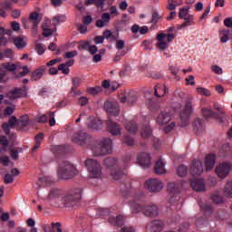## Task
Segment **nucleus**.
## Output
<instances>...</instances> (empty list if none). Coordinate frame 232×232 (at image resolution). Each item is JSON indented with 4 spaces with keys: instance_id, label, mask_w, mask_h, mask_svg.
Instances as JSON below:
<instances>
[{
    "instance_id": "1",
    "label": "nucleus",
    "mask_w": 232,
    "mask_h": 232,
    "mask_svg": "<svg viewBox=\"0 0 232 232\" xmlns=\"http://www.w3.org/2000/svg\"><path fill=\"white\" fill-rule=\"evenodd\" d=\"M91 150L94 157H104V155H110L113 150V141L109 138L96 140L92 144Z\"/></svg>"
},
{
    "instance_id": "2",
    "label": "nucleus",
    "mask_w": 232,
    "mask_h": 232,
    "mask_svg": "<svg viewBox=\"0 0 232 232\" xmlns=\"http://www.w3.org/2000/svg\"><path fill=\"white\" fill-rule=\"evenodd\" d=\"M130 206L132 213H143L145 217H157L159 215V207L155 205L146 206L137 200L130 201Z\"/></svg>"
},
{
    "instance_id": "3",
    "label": "nucleus",
    "mask_w": 232,
    "mask_h": 232,
    "mask_svg": "<svg viewBox=\"0 0 232 232\" xmlns=\"http://www.w3.org/2000/svg\"><path fill=\"white\" fill-rule=\"evenodd\" d=\"M79 175L77 169L70 162L64 161L58 168V177L62 180H70Z\"/></svg>"
},
{
    "instance_id": "4",
    "label": "nucleus",
    "mask_w": 232,
    "mask_h": 232,
    "mask_svg": "<svg viewBox=\"0 0 232 232\" xmlns=\"http://www.w3.org/2000/svg\"><path fill=\"white\" fill-rule=\"evenodd\" d=\"M84 166L89 171L90 179H101L102 177V167L101 163L93 159H87Z\"/></svg>"
},
{
    "instance_id": "5",
    "label": "nucleus",
    "mask_w": 232,
    "mask_h": 232,
    "mask_svg": "<svg viewBox=\"0 0 232 232\" xmlns=\"http://www.w3.org/2000/svg\"><path fill=\"white\" fill-rule=\"evenodd\" d=\"M41 21H43V16L37 12H33L29 14V18H22V24L25 30H28L32 24L33 32L35 34Z\"/></svg>"
},
{
    "instance_id": "6",
    "label": "nucleus",
    "mask_w": 232,
    "mask_h": 232,
    "mask_svg": "<svg viewBox=\"0 0 232 232\" xmlns=\"http://www.w3.org/2000/svg\"><path fill=\"white\" fill-rule=\"evenodd\" d=\"M104 164L111 170V177L113 180H121L124 177V171L117 169V160L115 158H106Z\"/></svg>"
},
{
    "instance_id": "7",
    "label": "nucleus",
    "mask_w": 232,
    "mask_h": 232,
    "mask_svg": "<svg viewBox=\"0 0 232 232\" xmlns=\"http://www.w3.org/2000/svg\"><path fill=\"white\" fill-rule=\"evenodd\" d=\"M191 113H193V99L187 98L184 110L180 113L181 128H186L189 124Z\"/></svg>"
},
{
    "instance_id": "8",
    "label": "nucleus",
    "mask_w": 232,
    "mask_h": 232,
    "mask_svg": "<svg viewBox=\"0 0 232 232\" xmlns=\"http://www.w3.org/2000/svg\"><path fill=\"white\" fill-rule=\"evenodd\" d=\"M175 39V34H164L161 33L160 34L157 35V41H159V43H157L156 46L157 48H159L160 50H168L169 46L168 43H171V41H173Z\"/></svg>"
},
{
    "instance_id": "9",
    "label": "nucleus",
    "mask_w": 232,
    "mask_h": 232,
    "mask_svg": "<svg viewBox=\"0 0 232 232\" xmlns=\"http://www.w3.org/2000/svg\"><path fill=\"white\" fill-rule=\"evenodd\" d=\"M82 197V189L73 188L70 191L69 195L64 196L63 198V202L64 206L68 207V205L72 204V202H79Z\"/></svg>"
},
{
    "instance_id": "10",
    "label": "nucleus",
    "mask_w": 232,
    "mask_h": 232,
    "mask_svg": "<svg viewBox=\"0 0 232 232\" xmlns=\"http://www.w3.org/2000/svg\"><path fill=\"white\" fill-rule=\"evenodd\" d=\"M164 183L160 179H151L145 182V188L150 193H159L162 191Z\"/></svg>"
},
{
    "instance_id": "11",
    "label": "nucleus",
    "mask_w": 232,
    "mask_h": 232,
    "mask_svg": "<svg viewBox=\"0 0 232 232\" xmlns=\"http://www.w3.org/2000/svg\"><path fill=\"white\" fill-rule=\"evenodd\" d=\"M119 97L120 102L122 103L127 102L130 105L137 104L138 97L135 92H124Z\"/></svg>"
},
{
    "instance_id": "12",
    "label": "nucleus",
    "mask_w": 232,
    "mask_h": 232,
    "mask_svg": "<svg viewBox=\"0 0 232 232\" xmlns=\"http://www.w3.org/2000/svg\"><path fill=\"white\" fill-rule=\"evenodd\" d=\"M232 169V165L229 162H223L220 163L217 168H216V173L219 179H226L227 176L229 175V171Z\"/></svg>"
},
{
    "instance_id": "13",
    "label": "nucleus",
    "mask_w": 232,
    "mask_h": 232,
    "mask_svg": "<svg viewBox=\"0 0 232 232\" xmlns=\"http://www.w3.org/2000/svg\"><path fill=\"white\" fill-rule=\"evenodd\" d=\"M105 111L111 115H119L121 113V109L119 107V102H105L103 106Z\"/></svg>"
},
{
    "instance_id": "14",
    "label": "nucleus",
    "mask_w": 232,
    "mask_h": 232,
    "mask_svg": "<svg viewBox=\"0 0 232 232\" xmlns=\"http://www.w3.org/2000/svg\"><path fill=\"white\" fill-rule=\"evenodd\" d=\"M138 164L144 169L151 166V156L146 152H141L137 157Z\"/></svg>"
},
{
    "instance_id": "15",
    "label": "nucleus",
    "mask_w": 232,
    "mask_h": 232,
    "mask_svg": "<svg viewBox=\"0 0 232 232\" xmlns=\"http://www.w3.org/2000/svg\"><path fill=\"white\" fill-rule=\"evenodd\" d=\"M204 173V165L202 161L195 160L191 162L190 174L192 177H198Z\"/></svg>"
},
{
    "instance_id": "16",
    "label": "nucleus",
    "mask_w": 232,
    "mask_h": 232,
    "mask_svg": "<svg viewBox=\"0 0 232 232\" xmlns=\"http://www.w3.org/2000/svg\"><path fill=\"white\" fill-rule=\"evenodd\" d=\"M88 141V133L84 131L76 132L72 137V142L78 146H86Z\"/></svg>"
},
{
    "instance_id": "17",
    "label": "nucleus",
    "mask_w": 232,
    "mask_h": 232,
    "mask_svg": "<svg viewBox=\"0 0 232 232\" xmlns=\"http://www.w3.org/2000/svg\"><path fill=\"white\" fill-rule=\"evenodd\" d=\"M106 124L108 126L109 132L111 134H112L113 136L121 135V133L122 131V128L119 125V123L111 121V119H109L106 121Z\"/></svg>"
},
{
    "instance_id": "18",
    "label": "nucleus",
    "mask_w": 232,
    "mask_h": 232,
    "mask_svg": "<svg viewBox=\"0 0 232 232\" xmlns=\"http://www.w3.org/2000/svg\"><path fill=\"white\" fill-rule=\"evenodd\" d=\"M146 229L150 232H160L164 229V222L161 220H154L147 225Z\"/></svg>"
},
{
    "instance_id": "19",
    "label": "nucleus",
    "mask_w": 232,
    "mask_h": 232,
    "mask_svg": "<svg viewBox=\"0 0 232 232\" xmlns=\"http://www.w3.org/2000/svg\"><path fill=\"white\" fill-rule=\"evenodd\" d=\"M26 94V91H24L23 88H14L8 92L7 97L10 99V101H15V99H19L21 97H24V95Z\"/></svg>"
},
{
    "instance_id": "20",
    "label": "nucleus",
    "mask_w": 232,
    "mask_h": 232,
    "mask_svg": "<svg viewBox=\"0 0 232 232\" xmlns=\"http://www.w3.org/2000/svg\"><path fill=\"white\" fill-rule=\"evenodd\" d=\"M111 20V16L110 13H103L102 14V19L96 21V27L97 28H104V26H108L110 24V21Z\"/></svg>"
},
{
    "instance_id": "21",
    "label": "nucleus",
    "mask_w": 232,
    "mask_h": 232,
    "mask_svg": "<svg viewBox=\"0 0 232 232\" xmlns=\"http://www.w3.org/2000/svg\"><path fill=\"white\" fill-rule=\"evenodd\" d=\"M217 162V156L215 154H208L205 159V169L206 171H211L215 168V163Z\"/></svg>"
},
{
    "instance_id": "22",
    "label": "nucleus",
    "mask_w": 232,
    "mask_h": 232,
    "mask_svg": "<svg viewBox=\"0 0 232 232\" xmlns=\"http://www.w3.org/2000/svg\"><path fill=\"white\" fill-rule=\"evenodd\" d=\"M190 186L195 191H206L204 179H192L190 180Z\"/></svg>"
},
{
    "instance_id": "23",
    "label": "nucleus",
    "mask_w": 232,
    "mask_h": 232,
    "mask_svg": "<svg viewBox=\"0 0 232 232\" xmlns=\"http://www.w3.org/2000/svg\"><path fill=\"white\" fill-rule=\"evenodd\" d=\"M44 72H46V67L44 65L40 66L35 71H34L31 74V81H39L43 79V75H44Z\"/></svg>"
},
{
    "instance_id": "24",
    "label": "nucleus",
    "mask_w": 232,
    "mask_h": 232,
    "mask_svg": "<svg viewBox=\"0 0 232 232\" xmlns=\"http://www.w3.org/2000/svg\"><path fill=\"white\" fill-rule=\"evenodd\" d=\"M12 6L14 4L8 0L0 2V17H6V10H12Z\"/></svg>"
},
{
    "instance_id": "25",
    "label": "nucleus",
    "mask_w": 232,
    "mask_h": 232,
    "mask_svg": "<svg viewBox=\"0 0 232 232\" xmlns=\"http://www.w3.org/2000/svg\"><path fill=\"white\" fill-rule=\"evenodd\" d=\"M171 121V116L168 112L161 111L156 121L160 124V126H164V124H168Z\"/></svg>"
},
{
    "instance_id": "26",
    "label": "nucleus",
    "mask_w": 232,
    "mask_h": 232,
    "mask_svg": "<svg viewBox=\"0 0 232 232\" xmlns=\"http://www.w3.org/2000/svg\"><path fill=\"white\" fill-rule=\"evenodd\" d=\"M167 92L168 89L166 88V85L157 84L154 87V95L158 98L164 97Z\"/></svg>"
},
{
    "instance_id": "27",
    "label": "nucleus",
    "mask_w": 232,
    "mask_h": 232,
    "mask_svg": "<svg viewBox=\"0 0 232 232\" xmlns=\"http://www.w3.org/2000/svg\"><path fill=\"white\" fill-rule=\"evenodd\" d=\"M28 124H30V119L28 115H24L17 120V130L21 131V130H24L26 126H28Z\"/></svg>"
},
{
    "instance_id": "28",
    "label": "nucleus",
    "mask_w": 232,
    "mask_h": 232,
    "mask_svg": "<svg viewBox=\"0 0 232 232\" xmlns=\"http://www.w3.org/2000/svg\"><path fill=\"white\" fill-rule=\"evenodd\" d=\"M13 43L18 50H23V48H26V42H24V38L23 36H17L13 38Z\"/></svg>"
},
{
    "instance_id": "29",
    "label": "nucleus",
    "mask_w": 232,
    "mask_h": 232,
    "mask_svg": "<svg viewBox=\"0 0 232 232\" xmlns=\"http://www.w3.org/2000/svg\"><path fill=\"white\" fill-rule=\"evenodd\" d=\"M184 23L179 25V28H187V26H193L195 24V16L193 14H188L183 18Z\"/></svg>"
},
{
    "instance_id": "30",
    "label": "nucleus",
    "mask_w": 232,
    "mask_h": 232,
    "mask_svg": "<svg viewBox=\"0 0 232 232\" xmlns=\"http://www.w3.org/2000/svg\"><path fill=\"white\" fill-rule=\"evenodd\" d=\"M154 170H155V173H157V175H164V173H166V168H165L164 162H162V160H160L156 161L154 166Z\"/></svg>"
},
{
    "instance_id": "31",
    "label": "nucleus",
    "mask_w": 232,
    "mask_h": 232,
    "mask_svg": "<svg viewBox=\"0 0 232 232\" xmlns=\"http://www.w3.org/2000/svg\"><path fill=\"white\" fill-rule=\"evenodd\" d=\"M109 223L112 226H124V217L119 215L117 217H111Z\"/></svg>"
},
{
    "instance_id": "32",
    "label": "nucleus",
    "mask_w": 232,
    "mask_h": 232,
    "mask_svg": "<svg viewBox=\"0 0 232 232\" xmlns=\"http://www.w3.org/2000/svg\"><path fill=\"white\" fill-rule=\"evenodd\" d=\"M201 113L204 117V119H215V117L218 116V113L213 111L211 109L203 108L201 110Z\"/></svg>"
},
{
    "instance_id": "33",
    "label": "nucleus",
    "mask_w": 232,
    "mask_h": 232,
    "mask_svg": "<svg viewBox=\"0 0 232 232\" xmlns=\"http://www.w3.org/2000/svg\"><path fill=\"white\" fill-rule=\"evenodd\" d=\"M63 195V190L59 188H52L47 196V200H54V198H59Z\"/></svg>"
},
{
    "instance_id": "34",
    "label": "nucleus",
    "mask_w": 232,
    "mask_h": 232,
    "mask_svg": "<svg viewBox=\"0 0 232 232\" xmlns=\"http://www.w3.org/2000/svg\"><path fill=\"white\" fill-rule=\"evenodd\" d=\"M125 130L129 131L130 133H137L138 131V127L137 124H135L132 121H127L125 122Z\"/></svg>"
},
{
    "instance_id": "35",
    "label": "nucleus",
    "mask_w": 232,
    "mask_h": 232,
    "mask_svg": "<svg viewBox=\"0 0 232 232\" xmlns=\"http://www.w3.org/2000/svg\"><path fill=\"white\" fill-rule=\"evenodd\" d=\"M151 133H153L151 127L150 125H145L141 130V137L142 139H148L151 137Z\"/></svg>"
},
{
    "instance_id": "36",
    "label": "nucleus",
    "mask_w": 232,
    "mask_h": 232,
    "mask_svg": "<svg viewBox=\"0 0 232 232\" xmlns=\"http://www.w3.org/2000/svg\"><path fill=\"white\" fill-rule=\"evenodd\" d=\"M169 10H175L177 6H180L182 5V0H168Z\"/></svg>"
},
{
    "instance_id": "37",
    "label": "nucleus",
    "mask_w": 232,
    "mask_h": 232,
    "mask_svg": "<svg viewBox=\"0 0 232 232\" xmlns=\"http://www.w3.org/2000/svg\"><path fill=\"white\" fill-rule=\"evenodd\" d=\"M91 130H101L102 128V121L101 120H94L89 123Z\"/></svg>"
},
{
    "instance_id": "38",
    "label": "nucleus",
    "mask_w": 232,
    "mask_h": 232,
    "mask_svg": "<svg viewBox=\"0 0 232 232\" xmlns=\"http://www.w3.org/2000/svg\"><path fill=\"white\" fill-rule=\"evenodd\" d=\"M2 68L5 69V72H15L17 65L15 63H5L2 64Z\"/></svg>"
},
{
    "instance_id": "39",
    "label": "nucleus",
    "mask_w": 232,
    "mask_h": 232,
    "mask_svg": "<svg viewBox=\"0 0 232 232\" xmlns=\"http://www.w3.org/2000/svg\"><path fill=\"white\" fill-rule=\"evenodd\" d=\"M225 197L228 198H232V181H228L225 186Z\"/></svg>"
},
{
    "instance_id": "40",
    "label": "nucleus",
    "mask_w": 232,
    "mask_h": 232,
    "mask_svg": "<svg viewBox=\"0 0 232 232\" xmlns=\"http://www.w3.org/2000/svg\"><path fill=\"white\" fill-rule=\"evenodd\" d=\"M66 21V16L60 14L56 15L53 18V26H57L60 23H64Z\"/></svg>"
},
{
    "instance_id": "41",
    "label": "nucleus",
    "mask_w": 232,
    "mask_h": 232,
    "mask_svg": "<svg viewBox=\"0 0 232 232\" xmlns=\"http://www.w3.org/2000/svg\"><path fill=\"white\" fill-rule=\"evenodd\" d=\"M177 174L179 177H186V175H188V167L180 165L177 169Z\"/></svg>"
},
{
    "instance_id": "42",
    "label": "nucleus",
    "mask_w": 232,
    "mask_h": 232,
    "mask_svg": "<svg viewBox=\"0 0 232 232\" xmlns=\"http://www.w3.org/2000/svg\"><path fill=\"white\" fill-rule=\"evenodd\" d=\"M102 92V87L96 86V87H90L87 89V92L90 93V95H97L98 93H101Z\"/></svg>"
},
{
    "instance_id": "43",
    "label": "nucleus",
    "mask_w": 232,
    "mask_h": 232,
    "mask_svg": "<svg viewBox=\"0 0 232 232\" xmlns=\"http://www.w3.org/2000/svg\"><path fill=\"white\" fill-rule=\"evenodd\" d=\"M193 126H194V130H202V127L204 126V121H202V119L200 118H197L193 121Z\"/></svg>"
},
{
    "instance_id": "44",
    "label": "nucleus",
    "mask_w": 232,
    "mask_h": 232,
    "mask_svg": "<svg viewBox=\"0 0 232 232\" xmlns=\"http://www.w3.org/2000/svg\"><path fill=\"white\" fill-rule=\"evenodd\" d=\"M188 15H190L189 8H184V7L179 8V19H186V17H188Z\"/></svg>"
},
{
    "instance_id": "45",
    "label": "nucleus",
    "mask_w": 232,
    "mask_h": 232,
    "mask_svg": "<svg viewBox=\"0 0 232 232\" xmlns=\"http://www.w3.org/2000/svg\"><path fill=\"white\" fill-rule=\"evenodd\" d=\"M167 189L169 193H179V185H176L175 182H170L168 184Z\"/></svg>"
},
{
    "instance_id": "46",
    "label": "nucleus",
    "mask_w": 232,
    "mask_h": 232,
    "mask_svg": "<svg viewBox=\"0 0 232 232\" xmlns=\"http://www.w3.org/2000/svg\"><path fill=\"white\" fill-rule=\"evenodd\" d=\"M72 92H73L74 90H77V88H79V86H81L82 80L79 77H74L72 78Z\"/></svg>"
},
{
    "instance_id": "47",
    "label": "nucleus",
    "mask_w": 232,
    "mask_h": 232,
    "mask_svg": "<svg viewBox=\"0 0 232 232\" xmlns=\"http://www.w3.org/2000/svg\"><path fill=\"white\" fill-rule=\"evenodd\" d=\"M10 142L8 141V138L5 135L0 136V146L4 148V150H6L8 148V145Z\"/></svg>"
},
{
    "instance_id": "48",
    "label": "nucleus",
    "mask_w": 232,
    "mask_h": 232,
    "mask_svg": "<svg viewBox=\"0 0 232 232\" xmlns=\"http://www.w3.org/2000/svg\"><path fill=\"white\" fill-rule=\"evenodd\" d=\"M148 108L150 110V111H157L160 106L159 103H155L153 101L148 100Z\"/></svg>"
},
{
    "instance_id": "49",
    "label": "nucleus",
    "mask_w": 232,
    "mask_h": 232,
    "mask_svg": "<svg viewBox=\"0 0 232 232\" xmlns=\"http://www.w3.org/2000/svg\"><path fill=\"white\" fill-rule=\"evenodd\" d=\"M0 82H8L6 70H5L3 67L0 68Z\"/></svg>"
},
{
    "instance_id": "50",
    "label": "nucleus",
    "mask_w": 232,
    "mask_h": 232,
    "mask_svg": "<svg viewBox=\"0 0 232 232\" xmlns=\"http://www.w3.org/2000/svg\"><path fill=\"white\" fill-rule=\"evenodd\" d=\"M198 93L201 95H205V97H209L211 95V92L204 87H198L197 89Z\"/></svg>"
},
{
    "instance_id": "51",
    "label": "nucleus",
    "mask_w": 232,
    "mask_h": 232,
    "mask_svg": "<svg viewBox=\"0 0 232 232\" xmlns=\"http://www.w3.org/2000/svg\"><path fill=\"white\" fill-rule=\"evenodd\" d=\"M35 50L38 55H43V53L46 52V47L44 45V44H36Z\"/></svg>"
},
{
    "instance_id": "52",
    "label": "nucleus",
    "mask_w": 232,
    "mask_h": 232,
    "mask_svg": "<svg viewBox=\"0 0 232 232\" xmlns=\"http://www.w3.org/2000/svg\"><path fill=\"white\" fill-rule=\"evenodd\" d=\"M201 209L204 211L205 215H211L213 213V207L209 204L201 206Z\"/></svg>"
},
{
    "instance_id": "53",
    "label": "nucleus",
    "mask_w": 232,
    "mask_h": 232,
    "mask_svg": "<svg viewBox=\"0 0 232 232\" xmlns=\"http://www.w3.org/2000/svg\"><path fill=\"white\" fill-rule=\"evenodd\" d=\"M58 70L62 72V73H64V75H68V73H70V68L66 66V63H61L58 66Z\"/></svg>"
},
{
    "instance_id": "54",
    "label": "nucleus",
    "mask_w": 232,
    "mask_h": 232,
    "mask_svg": "<svg viewBox=\"0 0 232 232\" xmlns=\"http://www.w3.org/2000/svg\"><path fill=\"white\" fill-rule=\"evenodd\" d=\"M123 143L126 144V146H133L135 144V140L130 136H124Z\"/></svg>"
},
{
    "instance_id": "55",
    "label": "nucleus",
    "mask_w": 232,
    "mask_h": 232,
    "mask_svg": "<svg viewBox=\"0 0 232 232\" xmlns=\"http://www.w3.org/2000/svg\"><path fill=\"white\" fill-rule=\"evenodd\" d=\"M90 48V42L82 41L79 43L78 50H88Z\"/></svg>"
},
{
    "instance_id": "56",
    "label": "nucleus",
    "mask_w": 232,
    "mask_h": 232,
    "mask_svg": "<svg viewBox=\"0 0 232 232\" xmlns=\"http://www.w3.org/2000/svg\"><path fill=\"white\" fill-rule=\"evenodd\" d=\"M10 12L11 17H13V19H19V17H21V10L11 8Z\"/></svg>"
},
{
    "instance_id": "57",
    "label": "nucleus",
    "mask_w": 232,
    "mask_h": 232,
    "mask_svg": "<svg viewBox=\"0 0 232 232\" xmlns=\"http://www.w3.org/2000/svg\"><path fill=\"white\" fill-rule=\"evenodd\" d=\"M103 36L105 37V39H111V41H115V39H117L115 37V34H113V33H111V31L110 30H105L103 32Z\"/></svg>"
},
{
    "instance_id": "58",
    "label": "nucleus",
    "mask_w": 232,
    "mask_h": 232,
    "mask_svg": "<svg viewBox=\"0 0 232 232\" xmlns=\"http://www.w3.org/2000/svg\"><path fill=\"white\" fill-rule=\"evenodd\" d=\"M160 19H161L160 14H159L158 12H153L152 19H151L150 23H152V24H157V23H159V21H160Z\"/></svg>"
},
{
    "instance_id": "59",
    "label": "nucleus",
    "mask_w": 232,
    "mask_h": 232,
    "mask_svg": "<svg viewBox=\"0 0 232 232\" xmlns=\"http://www.w3.org/2000/svg\"><path fill=\"white\" fill-rule=\"evenodd\" d=\"M185 82L187 86H195V76L189 75L188 78L185 79Z\"/></svg>"
},
{
    "instance_id": "60",
    "label": "nucleus",
    "mask_w": 232,
    "mask_h": 232,
    "mask_svg": "<svg viewBox=\"0 0 232 232\" xmlns=\"http://www.w3.org/2000/svg\"><path fill=\"white\" fill-rule=\"evenodd\" d=\"M126 53H128V52H126V51L118 52L116 56L113 59V62L114 63H119V61H121V57H124V55H126Z\"/></svg>"
},
{
    "instance_id": "61",
    "label": "nucleus",
    "mask_w": 232,
    "mask_h": 232,
    "mask_svg": "<svg viewBox=\"0 0 232 232\" xmlns=\"http://www.w3.org/2000/svg\"><path fill=\"white\" fill-rule=\"evenodd\" d=\"M49 125L55 126V112L54 111L49 112Z\"/></svg>"
},
{
    "instance_id": "62",
    "label": "nucleus",
    "mask_w": 232,
    "mask_h": 232,
    "mask_svg": "<svg viewBox=\"0 0 232 232\" xmlns=\"http://www.w3.org/2000/svg\"><path fill=\"white\" fill-rule=\"evenodd\" d=\"M5 184H12L14 182V176L12 174H5L4 177Z\"/></svg>"
},
{
    "instance_id": "63",
    "label": "nucleus",
    "mask_w": 232,
    "mask_h": 232,
    "mask_svg": "<svg viewBox=\"0 0 232 232\" xmlns=\"http://www.w3.org/2000/svg\"><path fill=\"white\" fill-rule=\"evenodd\" d=\"M223 36L221 37V43H226L227 41H229V30H223Z\"/></svg>"
},
{
    "instance_id": "64",
    "label": "nucleus",
    "mask_w": 232,
    "mask_h": 232,
    "mask_svg": "<svg viewBox=\"0 0 232 232\" xmlns=\"http://www.w3.org/2000/svg\"><path fill=\"white\" fill-rule=\"evenodd\" d=\"M88 97L82 96L78 99V104H80V106H86L88 104Z\"/></svg>"
}]
</instances>
